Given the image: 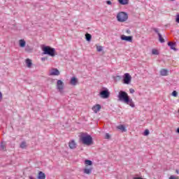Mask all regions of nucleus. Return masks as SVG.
Instances as JSON below:
<instances>
[{
	"instance_id": "1",
	"label": "nucleus",
	"mask_w": 179,
	"mask_h": 179,
	"mask_svg": "<svg viewBox=\"0 0 179 179\" xmlns=\"http://www.w3.org/2000/svg\"><path fill=\"white\" fill-rule=\"evenodd\" d=\"M120 101H123L125 104H128L130 107H135V103H134V101L132 99H129V96H128V93L124 91H120L117 96Z\"/></svg>"
},
{
	"instance_id": "2",
	"label": "nucleus",
	"mask_w": 179,
	"mask_h": 179,
	"mask_svg": "<svg viewBox=\"0 0 179 179\" xmlns=\"http://www.w3.org/2000/svg\"><path fill=\"white\" fill-rule=\"evenodd\" d=\"M80 141L82 142V143H83V145L90 146V145H91L93 142V138H92V136L83 133L80 136Z\"/></svg>"
},
{
	"instance_id": "3",
	"label": "nucleus",
	"mask_w": 179,
	"mask_h": 179,
	"mask_svg": "<svg viewBox=\"0 0 179 179\" xmlns=\"http://www.w3.org/2000/svg\"><path fill=\"white\" fill-rule=\"evenodd\" d=\"M44 55H50V57H55V49L50 46H45L42 48Z\"/></svg>"
},
{
	"instance_id": "4",
	"label": "nucleus",
	"mask_w": 179,
	"mask_h": 179,
	"mask_svg": "<svg viewBox=\"0 0 179 179\" xmlns=\"http://www.w3.org/2000/svg\"><path fill=\"white\" fill-rule=\"evenodd\" d=\"M117 22H124L128 20V14L124 12H120L117 15Z\"/></svg>"
},
{
	"instance_id": "5",
	"label": "nucleus",
	"mask_w": 179,
	"mask_h": 179,
	"mask_svg": "<svg viewBox=\"0 0 179 179\" xmlns=\"http://www.w3.org/2000/svg\"><path fill=\"white\" fill-rule=\"evenodd\" d=\"M131 80L132 77L131 76V75H129V73H124L123 76V83H124V85H129Z\"/></svg>"
},
{
	"instance_id": "6",
	"label": "nucleus",
	"mask_w": 179,
	"mask_h": 179,
	"mask_svg": "<svg viewBox=\"0 0 179 179\" xmlns=\"http://www.w3.org/2000/svg\"><path fill=\"white\" fill-rule=\"evenodd\" d=\"M99 96L101 99H108V97H110V92H108V90L106 89L105 90H102L99 93Z\"/></svg>"
},
{
	"instance_id": "7",
	"label": "nucleus",
	"mask_w": 179,
	"mask_h": 179,
	"mask_svg": "<svg viewBox=\"0 0 179 179\" xmlns=\"http://www.w3.org/2000/svg\"><path fill=\"white\" fill-rule=\"evenodd\" d=\"M57 89L59 90V93H62L64 90V82L61 80H58L57 82Z\"/></svg>"
},
{
	"instance_id": "8",
	"label": "nucleus",
	"mask_w": 179,
	"mask_h": 179,
	"mask_svg": "<svg viewBox=\"0 0 179 179\" xmlns=\"http://www.w3.org/2000/svg\"><path fill=\"white\" fill-rule=\"evenodd\" d=\"M59 70L58 69L52 68L49 73L50 76H59Z\"/></svg>"
},
{
	"instance_id": "9",
	"label": "nucleus",
	"mask_w": 179,
	"mask_h": 179,
	"mask_svg": "<svg viewBox=\"0 0 179 179\" xmlns=\"http://www.w3.org/2000/svg\"><path fill=\"white\" fill-rule=\"evenodd\" d=\"M121 40L124 41H128L129 43H132V36H127L125 35H122Z\"/></svg>"
},
{
	"instance_id": "10",
	"label": "nucleus",
	"mask_w": 179,
	"mask_h": 179,
	"mask_svg": "<svg viewBox=\"0 0 179 179\" xmlns=\"http://www.w3.org/2000/svg\"><path fill=\"white\" fill-rule=\"evenodd\" d=\"M101 109V106L100 104H96L92 107V111L96 114V113H99L100 110Z\"/></svg>"
},
{
	"instance_id": "11",
	"label": "nucleus",
	"mask_w": 179,
	"mask_h": 179,
	"mask_svg": "<svg viewBox=\"0 0 179 179\" xmlns=\"http://www.w3.org/2000/svg\"><path fill=\"white\" fill-rule=\"evenodd\" d=\"M76 146H78V145L76 144V142H75L73 140L69 141V147L70 148V149H76Z\"/></svg>"
},
{
	"instance_id": "12",
	"label": "nucleus",
	"mask_w": 179,
	"mask_h": 179,
	"mask_svg": "<svg viewBox=\"0 0 179 179\" xmlns=\"http://www.w3.org/2000/svg\"><path fill=\"white\" fill-rule=\"evenodd\" d=\"M168 45L169 47H170L171 50H173V51H177V48H176L177 44L176 43L169 42Z\"/></svg>"
},
{
	"instance_id": "13",
	"label": "nucleus",
	"mask_w": 179,
	"mask_h": 179,
	"mask_svg": "<svg viewBox=\"0 0 179 179\" xmlns=\"http://www.w3.org/2000/svg\"><path fill=\"white\" fill-rule=\"evenodd\" d=\"M70 85H72L73 86H76L78 85V78L76 77H72L70 80Z\"/></svg>"
},
{
	"instance_id": "14",
	"label": "nucleus",
	"mask_w": 179,
	"mask_h": 179,
	"mask_svg": "<svg viewBox=\"0 0 179 179\" xmlns=\"http://www.w3.org/2000/svg\"><path fill=\"white\" fill-rule=\"evenodd\" d=\"M160 75L161 76H167V75H169V71L166 69H162L160 71Z\"/></svg>"
},
{
	"instance_id": "15",
	"label": "nucleus",
	"mask_w": 179,
	"mask_h": 179,
	"mask_svg": "<svg viewBox=\"0 0 179 179\" xmlns=\"http://www.w3.org/2000/svg\"><path fill=\"white\" fill-rule=\"evenodd\" d=\"M92 170H93V168H89V169L85 168V169H84V170H83V173H84V174L90 175V174H92Z\"/></svg>"
},
{
	"instance_id": "16",
	"label": "nucleus",
	"mask_w": 179,
	"mask_h": 179,
	"mask_svg": "<svg viewBox=\"0 0 179 179\" xmlns=\"http://www.w3.org/2000/svg\"><path fill=\"white\" fill-rule=\"evenodd\" d=\"M19 45L21 48H24V47H26V41H24V39L20 40Z\"/></svg>"
},
{
	"instance_id": "17",
	"label": "nucleus",
	"mask_w": 179,
	"mask_h": 179,
	"mask_svg": "<svg viewBox=\"0 0 179 179\" xmlns=\"http://www.w3.org/2000/svg\"><path fill=\"white\" fill-rule=\"evenodd\" d=\"M117 129H120V131H122V132H127V129L125 128V126L123 124H120L117 127Z\"/></svg>"
},
{
	"instance_id": "18",
	"label": "nucleus",
	"mask_w": 179,
	"mask_h": 179,
	"mask_svg": "<svg viewBox=\"0 0 179 179\" xmlns=\"http://www.w3.org/2000/svg\"><path fill=\"white\" fill-rule=\"evenodd\" d=\"M37 178L38 179H45V173H43L41 171H39Z\"/></svg>"
},
{
	"instance_id": "19",
	"label": "nucleus",
	"mask_w": 179,
	"mask_h": 179,
	"mask_svg": "<svg viewBox=\"0 0 179 179\" xmlns=\"http://www.w3.org/2000/svg\"><path fill=\"white\" fill-rule=\"evenodd\" d=\"M25 62H26L27 68H31L32 63H31V60L30 59H27Z\"/></svg>"
},
{
	"instance_id": "20",
	"label": "nucleus",
	"mask_w": 179,
	"mask_h": 179,
	"mask_svg": "<svg viewBox=\"0 0 179 179\" xmlns=\"http://www.w3.org/2000/svg\"><path fill=\"white\" fill-rule=\"evenodd\" d=\"M158 37H159V41L162 43H164V38H163V36H162V34H158Z\"/></svg>"
},
{
	"instance_id": "21",
	"label": "nucleus",
	"mask_w": 179,
	"mask_h": 179,
	"mask_svg": "<svg viewBox=\"0 0 179 179\" xmlns=\"http://www.w3.org/2000/svg\"><path fill=\"white\" fill-rule=\"evenodd\" d=\"M27 147V145L26 144L25 141L22 142L20 145V148H21V149H26Z\"/></svg>"
},
{
	"instance_id": "22",
	"label": "nucleus",
	"mask_w": 179,
	"mask_h": 179,
	"mask_svg": "<svg viewBox=\"0 0 179 179\" xmlns=\"http://www.w3.org/2000/svg\"><path fill=\"white\" fill-rule=\"evenodd\" d=\"M120 5H128V0H119Z\"/></svg>"
},
{
	"instance_id": "23",
	"label": "nucleus",
	"mask_w": 179,
	"mask_h": 179,
	"mask_svg": "<svg viewBox=\"0 0 179 179\" xmlns=\"http://www.w3.org/2000/svg\"><path fill=\"white\" fill-rule=\"evenodd\" d=\"M85 38L87 41H90V40H92V35L90 34H86Z\"/></svg>"
},
{
	"instance_id": "24",
	"label": "nucleus",
	"mask_w": 179,
	"mask_h": 179,
	"mask_svg": "<svg viewBox=\"0 0 179 179\" xmlns=\"http://www.w3.org/2000/svg\"><path fill=\"white\" fill-rule=\"evenodd\" d=\"M85 164H86V166H92V164H93V162L89 159H86L85 161Z\"/></svg>"
},
{
	"instance_id": "25",
	"label": "nucleus",
	"mask_w": 179,
	"mask_h": 179,
	"mask_svg": "<svg viewBox=\"0 0 179 179\" xmlns=\"http://www.w3.org/2000/svg\"><path fill=\"white\" fill-rule=\"evenodd\" d=\"M152 54L153 55H159V50L156 49H152Z\"/></svg>"
},
{
	"instance_id": "26",
	"label": "nucleus",
	"mask_w": 179,
	"mask_h": 179,
	"mask_svg": "<svg viewBox=\"0 0 179 179\" xmlns=\"http://www.w3.org/2000/svg\"><path fill=\"white\" fill-rule=\"evenodd\" d=\"M96 51H98V52H100L103 51V47L102 46H97L96 47Z\"/></svg>"
},
{
	"instance_id": "27",
	"label": "nucleus",
	"mask_w": 179,
	"mask_h": 179,
	"mask_svg": "<svg viewBox=\"0 0 179 179\" xmlns=\"http://www.w3.org/2000/svg\"><path fill=\"white\" fill-rule=\"evenodd\" d=\"M172 96H173V97H177V96H178V93L177 92V91H173V92H172Z\"/></svg>"
},
{
	"instance_id": "28",
	"label": "nucleus",
	"mask_w": 179,
	"mask_h": 179,
	"mask_svg": "<svg viewBox=\"0 0 179 179\" xmlns=\"http://www.w3.org/2000/svg\"><path fill=\"white\" fill-rule=\"evenodd\" d=\"M1 150H4V151L6 150V147L2 143L1 144Z\"/></svg>"
},
{
	"instance_id": "29",
	"label": "nucleus",
	"mask_w": 179,
	"mask_h": 179,
	"mask_svg": "<svg viewBox=\"0 0 179 179\" xmlns=\"http://www.w3.org/2000/svg\"><path fill=\"white\" fill-rule=\"evenodd\" d=\"M154 31L157 33V34L159 36L160 34V32H159V29L157 28H153Z\"/></svg>"
},
{
	"instance_id": "30",
	"label": "nucleus",
	"mask_w": 179,
	"mask_h": 179,
	"mask_svg": "<svg viewBox=\"0 0 179 179\" xmlns=\"http://www.w3.org/2000/svg\"><path fill=\"white\" fill-rule=\"evenodd\" d=\"M144 135L145 136H148V135H149V129H145L144 131Z\"/></svg>"
},
{
	"instance_id": "31",
	"label": "nucleus",
	"mask_w": 179,
	"mask_h": 179,
	"mask_svg": "<svg viewBox=\"0 0 179 179\" xmlns=\"http://www.w3.org/2000/svg\"><path fill=\"white\" fill-rule=\"evenodd\" d=\"M105 139H110V134L108 133L105 134Z\"/></svg>"
},
{
	"instance_id": "32",
	"label": "nucleus",
	"mask_w": 179,
	"mask_h": 179,
	"mask_svg": "<svg viewBox=\"0 0 179 179\" xmlns=\"http://www.w3.org/2000/svg\"><path fill=\"white\" fill-rule=\"evenodd\" d=\"M169 179H178V176H171Z\"/></svg>"
},
{
	"instance_id": "33",
	"label": "nucleus",
	"mask_w": 179,
	"mask_h": 179,
	"mask_svg": "<svg viewBox=\"0 0 179 179\" xmlns=\"http://www.w3.org/2000/svg\"><path fill=\"white\" fill-rule=\"evenodd\" d=\"M176 21L177 23H179V15H178L176 16Z\"/></svg>"
},
{
	"instance_id": "34",
	"label": "nucleus",
	"mask_w": 179,
	"mask_h": 179,
	"mask_svg": "<svg viewBox=\"0 0 179 179\" xmlns=\"http://www.w3.org/2000/svg\"><path fill=\"white\" fill-rule=\"evenodd\" d=\"M129 92H130V93H131V94L135 93V90H134V89H130V90H129Z\"/></svg>"
},
{
	"instance_id": "35",
	"label": "nucleus",
	"mask_w": 179,
	"mask_h": 179,
	"mask_svg": "<svg viewBox=\"0 0 179 179\" xmlns=\"http://www.w3.org/2000/svg\"><path fill=\"white\" fill-rule=\"evenodd\" d=\"M107 5H111V1H106Z\"/></svg>"
},
{
	"instance_id": "36",
	"label": "nucleus",
	"mask_w": 179,
	"mask_h": 179,
	"mask_svg": "<svg viewBox=\"0 0 179 179\" xmlns=\"http://www.w3.org/2000/svg\"><path fill=\"white\" fill-rule=\"evenodd\" d=\"M133 179H143V178H141V177H134Z\"/></svg>"
},
{
	"instance_id": "37",
	"label": "nucleus",
	"mask_w": 179,
	"mask_h": 179,
	"mask_svg": "<svg viewBox=\"0 0 179 179\" xmlns=\"http://www.w3.org/2000/svg\"><path fill=\"white\" fill-rule=\"evenodd\" d=\"M45 59H47V57H42L41 58V61H43V62L45 61Z\"/></svg>"
},
{
	"instance_id": "38",
	"label": "nucleus",
	"mask_w": 179,
	"mask_h": 179,
	"mask_svg": "<svg viewBox=\"0 0 179 179\" xmlns=\"http://www.w3.org/2000/svg\"><path fill=\"white\" fill-rule=\"evenodd\" d=\"M1 100H2V92H0V101H1Z\"/></svg>"
},
{
	"instance_id": "39",
	"label": "nucleus",
	"mask_w": 179,
	"mask_h": 179,
	"mask_svg": "<svg viewBox=\"0 0 179 179\" xmlns=\"http://www.w3.org/2000/svg\"><path fill=\"white\" fill-rule=\"evenodd\" d=\"M176 132L179 134V128L177 129Z\"/></svg>"
},
{
	"instance_id": "40",
	"label": "nucleus",
	"mask_w": 179,
	"mask_h": 179,
	"mask_svg": "<svg viewBox=\"0 0 179 179\" xmlns=\"http://www.w3.org/2000/svg\"><path fill=\"white\" fill-rule=\"evenodd\" d=\"M25 51H29V49H27V48H25Z\"/></svg>"
},
{
	"instance_id": "41",
	"label": "nucleus",
	"mask_w": 179,
	"mask_h": 179,
	"mask_svg": "<svg viewBox=\"0 0 179 179\" xmlns=\"http://www.w3.org/2000/svg\"><path fill=\"white\" fill-rule=\"evenodd\" d=\"M176 173H177V174H178V173H179V172H178V170H176Z\"/></svg>"
},
{
	"instance_id": "42",
	"label": "nucleus",
	"mask_w": 179,
	"mask_h": 179,
	"mask_svg": "<svg viewBox=\"0 0 179 179\" xmlns=\"http://www.w3.org/2000/svg\"><path fill=\"white\" fill-rule=\"evenodd\" d=\"M171 1H174V0H171Z\"/></svg>"
}]
</instances>
